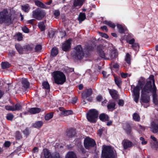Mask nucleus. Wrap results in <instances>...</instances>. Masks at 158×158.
<instances>
[{"label": "nucleus", "instance_id": "obj_1", "mask_svg": "<svg viewBox=\"0 0 158 158\" xmlns=\"http://www.w3.org/2000/svg\"><path fill=\"white\" fill-rule=\"evenodd\" d=\"M13 19L12 14L7 9H4L0 11V24L3 23L9 25L12 23Z\"/></svg>", "mask_w": 158, "mask_h": 158}, {"label": "nucleus", "instance_id": "obj_2", "mask_svg": "<svg viewBox=\"0 0 158 158\" xmlns=\"http://www.w3.org/2000/svg\"><path fill=\"white\" fill-rule=\"evenodd\" d=\"M102 158H117L116 151L110 146L103 145L102 147Z\"/></svg>", "mask_w": 158, "mask_h": 158}, {"label": "nucleus", "instance_id": "obj_3", "mask_svg": "<svg viewBox=\"0 0 158 158\" xmlns=\"http://www.w3.org/2000/svg\"><path fill=\"white\" fill-rule=\"evenodd\" d=\"M149 81L146 82L142 89L141 93L146 94L152 93L153 92L154 85H155L154 76L152 75H151L149 77Z\"/></svg>", "mask_w": 158, "mask_h": 158}, {"label": "nucleus", "instance_id": "obj_4", "mask_svg": "<svg viewBox=\"0 0 158 158\" xmlns=\"http://www.w3.org/2000/svg\"><path fill=\"white\" fill-rule=\"evenodd\" d=\"M53 76L55 83L57 84H62L65 81V76L62 72L59 71L54 72Z\"/></svg>", "mask_w": 158, "mask_h": 158}, {"label": "nucleus", "instance_id": "obj_5", "mask_svg": "<svg viewBox=\"0 0 158 158\" xmlns=\"http://www.w3.org/2000/svg\"><path fill=\"white\" fill-rule=\"evenodd\" d=\"M98 117V111L95 109L90 110L87 114V118L91 123H95Z\"/></svg>", "mask_w": 158, "mask_h": 158}, {"label": "nucleus", "instance_id": "obj_6", "mask_svg": "<svg viewBox=\"0 0 158 158\" xmlns=\"http://www.w3.org/2000/svg\"><path fill=\"white\" fill-rule=\"evenodd\" d=\"M45 11L40 8H38L32 11V16L37 20L42 19L45 16Z\"/></svg>", "mask_w": 158, "mask_h": 158}, {"label": "nucleus", "instance_id": "obj_7", "mask_svg": "<svg viewBox=\"0 0 158 158\" xmlns=\"http://www.w3.org/2000/svg\"><path fill=\"white\" fill-rule=\"evenodd\" d=\"M85 148L87 149H89L94 147L96 143L95 141L93 139L89 137H86L84 142Z\"/></svg>", "mask_w": 158, "mask_h": 158}, {"label": "nucleus", "instance_id": "obj_8", "mask_svg": "<svg viewBox=\"0 0 158 158\" xmlns=\"http://www.w3.org/2000/svg\"><path fill=\"white\" fill-rule=\"evenodd\" d=\"M84 53L82 48L80 45L77 46L75 48V52L74 54L76 58L80 59L84 56Z\"/></svg>", "mask_w": 158, "mask_h": 158}, {"label": "nucleus", "instance_id": "obj_9", "mask_svg": "<svg viewBox=\"0 0 158 158\" xmlns=\"http://www.w3.org/2000/svg\"><path fill=\"white\" fill-rule=\"evenodd\" d=\"M139 89L138 87H135L133 90V97L134 101L137 103L139 98Z\"/></svg>", "mask_w": 158, "mask_h": 158}, {"label": "nucleus", "instance_id": "obj_10", "mask_svg": "<svg viewBox=\"0 0 158 158\" xmlns=\"http://www.w3.org/2000/svg\"><path fill=\"white\" fill-rule=\"evenodd\" d=\"M104 47L103 45H98L97 47V51L99 55L101 57L105 59L106 54L104 52Z\"/></svg>", "mask_w": 158, "mask_h": 158}, {"label": "nucleus", "instance_id": "obj_11", "mask_svg": "<svg viewBox=\"0 0 158 158\" xmlns=\"http://www.w3.org/2000/svg\"><path fill=\"white\" fill-rule=\"evenodd\" d=\"M70 41V39H69L62 44V48L63 51H67L70 49L71 44Z\"/></svg>", "mask_w": 158, "mask_h": 158}, {"label": "nucleus", "instance_id": "obj_12", "mask_svg": "<svg viewBox=\"0 0 158 158\" xmlns=\"http://www.w3.org/2000/svg\"><path fill=\"white\" fill-rule=\"evenodd\" d=\"M92 94V91L91 89H86L84 90L82 94V96L83 99L86 98L91 96Z\"/></svg>", "mask_w": 158, "mask_h": 158}, {"label": "nucleus", "instance_id": "obj_13", "mask_svg": "<svg viewBox=\"0 0 158 158\" xmlns=\"http://www.w3.org/2000/svg\"><path fill=\"white\" fill-rule=\"evenodd\" d=\"M146 94L141 93V101L143 102L147 103L149 101L150 97Z\"/></svg>", "mask_w": 158, "mask_h": 158}, {"label": "nucleus", "instance_id": "obj_14", "mask_svg": "<svg viewBox=\"0 0 158 158\" xmlns=\"http://www.w3.org/2000/svg\"><path fill=\"white\" fill-rule=\"evenodd\" d=\"M124 149H126L127 148L131 147L132 146V143L130 141L127 140H124L122 143Z\"/></svg>", "mask_w": 158, "mask_h": 158}, {"label": "nucleus", "instance_id": "obj_15", "mask_svg": "<svg viewBox=\"0 0 158 158\" xmlns=\"http://www.w3.org/2000/svg\"><path fill=\"white\" fill-rule=\"evenodd\" d=\"M75 130L74 129H70L66 132V136L69 138L74 137L76 135Z\"/></svg>", "mask_w": 158, "mask_h": 158}, {"label": "nucleus", "instance_id": "obj_16", "mask_svg": "<svg viewBox=\"0 0 158 158\" xmlns=\"http://www.w3.org/2000/svg\"><path fill=\"white\" fill-rule=\"evenodd\" d=\"M21 83L22 86L25 88L27 89L29 87L30 83L26 78H22L21 80Z\"/></svg>", "mask_w": 158, "mask_h": 158}, {"label": "nucleus", "instance_id": "obj_17", "mask_svg": "<svg viewBox=\"0 0 158 158\" xmlns=\"http://www.w3.org/2000/svg\"><path fill=\"white\" fill-rule=\"evenodd\" d=\"M59 110L61 112V114H63L64 116H67L72 114V112L70 110H65L64 109L63 107H60L59 108Z\"/></svg>", "mask_w": 158, "mask_h": 158}, {"label": "nucleus", "instance_id": "obj_18", "mask_svg": "<svg viewBox=\"0 0 158 158\" xmlns=\"http://www.w3.org/2000/svg\"><path fill=\"white\" fill-rule=\"evenodd\" d=\"M145 83L144 78L141 77L138 81L137 85L135 87H138L140 90L143 86Z\"/></svg>", "mask_w": 158, "mask_h": 158}, {"label": "nucleus", "instance_id": "obj_19", "mask_svg": "<svg viewBox=\"0 0 158 158\" xmlns=\"http://www.w3.org/2000/svg\"><path fill=\"white\" fill-rule=\"evenodd\" d=\"M156 122L153 121L151 123V128L152 131L154 133H156L158 132V124H156Z\"/></svg>", "mask_w": 158, "mask_h": 158}, {"label": "nucleus", "instance_id": "obj_20", "mask_svg": "<svg viewBox=\"0 0 158 158\" xmlns=\"http://www.w3.org/2000/svg\"><path fill=\"white\" fill-rule=\"evenodd\" d=\"M73 6L74 7L79 6L80 7L81 6L85 0H73Z\"/></svg>", "mask_w": 158, "mask_h": 158}, {"label": "nucleus", "instance_id": "obj_21", "mask_svg": "<svg viewBox=\"0 0 158 158\" xmlns=\"http://www.w3.org/2000/svg\"><path fill=\"white\" fill-rule=\"evenodd\" d=\"M41 111V109L39 108H30L28 112L31 114H34L39 113Z\"/></svg>", "mask_w": 158, "mask_h": 158}, {"label": "nucleus", "instance_id": "obj_22", "mask_svg": "<svg viewBox=\"0 0 158 158\" xmlns=\"http://www.w3.org/2000/svg\"><path fill=\"white\" fill-rule=\"evenodd\" d=\"M110 56H108L106 58L111 60L116 58L118 56V53L116 50H112L110 53Z\"/></svg>", "mask_w": 158, "mask_h": 158}, {"label": "nucleus", "instance_id": "obj_23", "mask_svg": "<svg viewBox=\"0 0 158 158\" xmlns=\"http://www.w3.org/2000/svg\"><path fill=\"white\" fill-rule=\"evenodd\" d=\"M66 158H77L76 154L73 152H69L66 156Z\"/></svg>", "mask_w": 158, "mask_h": 158}, {"label": "nucleus", "instance_id": "obj_24", "mask_svg": "<svg viewBox=\"0 0 158 158\" xmlns=\"http://www.w3.org/2000/svg\"><path fill=\"white\" fill-rule=\"evenodd\" d=\"M45 158H52L51 153L47 149L44 150L43 152Z\"/></svg>", "mask_w": 158, "mask_h": 158}, {"label": "nucleus", "instance_id": "obj_25", "mask_svg": "<svg viewBox=\"0 0 158 158\" xmlns=\"http://www.w3.org/2000/svg\"><path fill=\"white\" fill-rule=\"evenodd\" d=\"M110 93L112 98L114 99H117L118 98V92L115 90H112L110 91Z\"/></svg>", "mask_w": 158, "mask_h": 158}, {"label": "nucleus", "instance_id": "obj_26", "mask_svg": "<svg viewBox=\"0 0 158 158\" xmlns=\"http://www.w3.org/2000/svg\"><path fill=\"white\" fill-rule=\"evenodd\" d=\"M35 3L37 6L46 9L48 8V7L40 1H35Z\"/></svg>", "mask_w": 158, "mask_h": 158}, {"label": "nucleus", "instance_id": "obj_27", "mask_svg": "<svg viewBox=\"0 0 158 158\" xmlns=\"http://www.w3.org/2000/svg\"><path fill=\"white\" fill-rule=\"evenodd\" d=\"M99 118L101 120L103 121H107L108 120V115L104 114H101L99 116Z\"/></svg>", "mask_w": 158, "mask_h": 158}, {"label": "nucleus", "instance_id": "obj_28", "mask_svg": "<svg viewBox=\"0 0 158 158\" xmlns=\"http://www.w3.org/2000/svg\"><path fill=\"white\" fill-rule=\"evenodd\" d=\"M43 124V123L41 121H38L35 122L33 124V126L35 128H38L40 127Z\"/></svg>", "mask_w": 158, "mask_h": 158}, {"label": "nucleus", "instance_id": "obj_29", "mask_svg": "<svg viewBox=\"0 0 158 158\" xmlns=\"http://www.w3.org/2000/svg\"><path fill=\"white\" fill-rule=\"evenodd\" d=\"M15 47L19 54H22L23 53V48L19 44H16Z\"/></svg>", "mask_w": 158, "mask_h": 158}, {"label": "nucleus", "instance_id": "obj_30", "mask_svg": "<svg viewBox=\"0 0 158 158\" xmlns=\"http://www.w3.org/2000/svg\"><path fill=\"white\" fill-rule=\"evenodd\" d=\"M115 104L114 102L110 103L107 106L108 109L110 111H113L115 109Z\"/></svg>", "mask_w": 158, "mask_h": 158}, {"label": "nucleus", "instance_id": "obj_31", "mask_svg": "<svg viewBox=\"0 0 158 158\" xmlns=\"http://www.w3.org/2000/svg\"><path fill=\"white\" fill-rule=\"evenodd\" d=\"M86 18V16L85 13H80L78 18V20L80 22H82Z\"/></svg>", "mask_w": 158, "mask_h": 158}, {"label": "nucleus", "instance_id": "obj_32", "mask_svg": "<svg viewBox=\"0 0 158 158\" xmlns=\"http://www.w3.org/2000/svg\"><path fill=\"white\" fill-rule=\"evenodd\" d=\"M103 23L108 25L112 28H114L115 27V25L110 21H103Z\"/></svg>", "mask_w": 158, "mask_h": 158}, {"label": "nucleus", "instance_id": "obj_33", "mask_svg": "<svg viewBox=\"0 0 158 158\" xmlns=\"http://www.w3.org/2000/svg\"><path fill=\"white\" fill-rule=\"evenodd\" d=\"M22 106L19 103H16L14 106V111L20 110L22 109Z\"/></svg>", "mask_w": 158, "mask_h": 158}, {"label": "nucleus", "instance_id": "obj_34", "mask_svg": "<svg viewBox=\"0 0 158 158\" xmlns=\"http://www.w3.org/2000/svg\"><path fill=\"white\" fill-rule=\"evenodd\" d=\"M1 66L3 69H6L10 67V64L7 62H2L1 64Z\"/></svg>", "mask_w": 158, "mask_h": 158}, {"label": "nucleus", "instance_id": "obj_35", "mask_svg": "<svg viewBox=\"0 0 158 158\" xmlns=\"http://www.w3.org/2000/svg\"><path fill=\"white\" fill-rule=\"evenodd\" d=\"M114 81L116 84L118 86H120L121 82V79L120 77H115L114 78Z\"/></svg>", "mask_w": 158, "mask_h": 158}, {"label": "nucleus", "instance_id": "obj_36", "mask_svg": "<svg viewBox=\"0 0 158 158\" xmlns=\"http://www.w3.org/2000/svg\"><path fill=\"white\" fill-rule=\"evenodd\" d=\"M38 27L42 31H44L45 30V26L43 22H41L38 24Z\"/></svg>", "mask_w": 158, "mask_h": 158}, {"label": "nucleus", "instance_id": "obj_37", "mask_svg": "<svg viewBox=\"0 0 158 158\" xmlns=\"http://www.w3.org/2000/svg\"><path fill=\"white\" fill-rule=\"evenodd\" d=\"M133 118L134 120L136 121H139L140 119V117L139 115L136 113H135L133 114Z\"/></svg>", "mask_w": 158, "mask_h": 158}, {"label": "nucleus", "instance_id": "obj_38", "mask_svg": "<svg viewBox=\"0 0 158 158\" xmlns=\"http://www.w3.org/2000/svg\"><path fill=\"white\" fill-rule=\"evenodd\" d=\"M22 10L25 12H27L29 11L30 8L28 4H26L22 6Z\"/></svg>", "mask_w": 158, "mask_h": 158}, {"label": "nucleus", "instance_id": "obj_39", "mask_svg": "<svg viewBox=\"0 0 158 158\" xmlns=\"http://www.w3.org/2000/svg\"><path fill=\"white\" fill-rule=\"evenodd\" d=\"M51 53L53 56H55L58 53V50L56 48H54L52 49Z\"/></svg>", "mask_w": 158, "mask_h": 158}, {"label": "nucleus", "instance_id": "obj_40", "mask_svg": "<svg viewBox=\"0 0 158 158\" xmlns=\"http://www.w3.org/2000/svg\"><path fill=\"white\" fill-rule=\"evenodd\" d=\"M53 113L51 112L47 114L45 116V119L46 120H48L53 116Z\"/></svg>", "mask_w": 158, "mask_h": 158}, {"label": "nucleus", "instance_id": "obj_41", "mask_svg": "<svg viewBox=\"0 0 158 158\" xmlns=\"http://www.w3.org/2000/svg\"><path fill=\"white\" fill-rule=\"evenodd\" d=\"M156 89L155 85H154V87L153 89V92H152L153 94V99L157 98V95L156 94Z\"/></svg>", "mask_w": 158, "mask_h": 158}, {"label": "nucleus", "instance_id": "obj_42", "mask_svg": "<svg viewBox=\"0 0 158 158\" xmlns=\"http://www.w3.org/2000/svg\"><path fill=\"white\" fill-rule=\"evenodd\" d=\"M118 29V31L121 33H123L124 32V29L123 27L120 24H118L117 25Z\"/></svg>", "mask_w": 158, "mask_h": 158}, {"label": "nucleus", "instance_id": "obj_43", "mask_svg": "<svg viewBox=\"0 0 158 158\" xmlns=\"http://www.w3.org/2000/svg\"><path fill=\"white\" fill-rule=\"evenodd\" d=\"M43 86L45 89H50V85L47 82L44 81L42 84Z\"/></svg>", "mask_w": 158, "mask_h": 158}, {"label": "nucleus", "instance_id": "obj_44", "mask_svg": "<svg viewBox=\"0 0 158 158\" xmlns=\"http://www.w3.org/2000/svg\"><path fill=\"white\" fill-rule=\"evenodd\" d=\"M125 60L128 64H130L131 56L128 53L127 54L125 58Z\"/></svg>", "mask_w": 158, "mask_h": 158}, {"label": "nucleus", "instance_id": "obj_45", "mask_svg": "<svg viewBox=\"0 0 158 158\" xmlns=\"http://www.w3.org/2000/svg\"><path fill=\"white\" fill-rule=\"evenodd\" d=\"M152 147L155 148H158V140L154 141L151 143Z\"/></svg>", "mask_w": 158, "mask_h": 158}, {"label": "nucleus", "instance_id": "obj_46", "mask_svg": "<svg viewBox=\"0 0 158 158\" xmlns=\"http://www.w3.org/2000/svg\"><path fill=\"white\" fill-rule=\"evenodd\" d=\"M13 115L10 113L7 114L6 115V118L8 120L11 121L13 118Z\"/></svg>", "mask_w": 158, "mask_h": 158}, {"label": "nucleus", "instance_id": "obj_47", "mask_svg": "<svg viewBox=\"0 0 158 158\" xmlns=\"http://www.w3.org/2000/svg\"><path fill=\"white\" fill-rule=\"evenodd\" d=\"M5 108L7 110L14 111V106H6Z\"/></svg>", "mask_w": 158, "mask_h": 158}, {"label": "nucleus", "instance_id": "obj_48", "mask_svg": "<svg viewBox=\"0 0 158 158\" xmlns=\"http://www.w3.org/2000/svg\"><path fill=\"white\" fill-rule=\"evenodd\" d=\"M35 51L36 52H40L42 49V46L40 44L37 45L35 47Z\"/></svg>", "mask_w": 158, "mask_h": 158}, {"label": "nucleus", "instance_id": "obj_49", "mask_svg": "<svg viewBox=\"0 0 158 158\" xmlns=\"http://www.w3.org/2000/svg\"><path fill=\"white\" fill-rule=\"evenodd\" d=\"M131 46L135 50H136L137 49L138 50L139 48V45L135 43L133 44Z\"/></svg>", "mask_w": 158, "mask_h": 158}, {"label": "nucleus", "instance_id": "obj_50", "mask_svg": "<svg viewBox=\"0 0 158 158\" xmlns=\"http://www.w3.org/2000/svg\"><path fill=\"white\" fill-rule=\"evenodd\" d=\"M22 30L24 32L26 33H28L29 32V29L26 26L22 27Z\"/></svg>", "mask_w": 158, "mask_h": 158}, {"label": "nucleus", "instance_id": "obj_51", "mask_svg": "<svg viewBox=\"0 0 158 158\" xmlns=\"http://www.w3.org/2000/svg\"><path fill=\"white\" fill-rule=\"evenodd\" d=\"M55 32L56 31H52L48 33V35L50 38H53L55 34Z\"/></svg>", "mask_w": 158, "mask_h": 158}, {"label": "nucleus", "instance_id": "obj_52", "mask_svg": "<svg viewBox=\"0 0 158 158\" xmlns=\"http://www.w3.org/2000/svg\"><path fill=\"white\" fill-rule=\"evenodd\" d=\"M127 128L126 129V132L127 134H129L131 132V129L130 127V126L128 125H127Z\"/></svg>", "mask_w": 158, "mask_h": 158}, {"label": "nucleus", "instance_id": "obj_53", "mask_svg": "<svg viewBox=\"0 0 158 158\" xmlns=\"http://www.w3.org/2000/svg\"><path fill=\"white\" fill-rule=\"evenodd\" d=\"M140 140L142 141L141 144H146L147 143V141H145L144 138L143 137H140Z\"/></svg>", "mask_w": 158, "mask_h": 158}, {"label": "nucleus", "instance_id": "obj_54", "mask_svg": "<svg viewBox=\"0 0 158 158\" xmlns=\"http://www.w3.org/2000/svg\"><path fill=\"white\" fill-rule=\"evenodd\" d=\"M54 14L56 17H57L60 15V12L59 10H56L54 11Z\"/></svg>", "mask_w": 158, "mask_h": 158}, {"label": "nucleus", "instance_id": "obj_55", "mask_svg": "<svg viewBox=\"0 0 158 158\" xmlns=\"http://www.w3.org/2000/svg\"><path fill=\"white\" fill-rule=\"evenodd\" d=\"M18 40L20 41L22 40L23 38L22 35L21 34L19 33L17 34Z\"/></svg>", "mask_w": 158, "mask_h": 158}, {"label": "nucleus", "instance_id": "obj_56", "mask_svg": "<svg viewBox=\"0 0 158 158\" xmlns=\"http://www.w3.org/2000/svg\"><path fill=\"white\" fill-rule=\"evenodd\" d=\"M15 51L13 50H11L9 52L8 55L9 56L12 57L15 55Z\"/></svg>", "mask_w": 158, "mask_h": 158}, {"label": "nucleus", "instance_id": "obj_57", "mask_svg": "<svg viewBox=\"0 0 158 158\" xmlns=\"http://www.w3.org/2000/svg\"><path fill=\"white\" fill-rule=\"evenodd\" d=\"M124 103V101L122 100H119L118 102V104L121 106H123Z\"/></svg>", "mask_w": 158, "mask_h": 158}, {"label": "nucleus", "instance_id": "obj_58", "mask_svg": "<svg viewBox=\"0 0 158 158\" xmlns=\"http://www.w3.org/2000/svg\"><path fill=\"white\" fill-rule=\"evenodd\" d=\"M54 158H62L59 155V154L58 153H55L54 157Z\"/></svg>", "mask_w": 158, "mask_h": 158}, {"label": "nucleus", "instance_id": "obj_59", "mask_svg": "<svg viewBox=\"0 0 158 158\" xmlns=\"http://www.w3.org/2000/svg\"><path fill=\"white\" fill-rule=\"evenodd\" d=\"M33 45H27L26 47V48L27 50H31L33 48Z\"/></svg>", "mask_w": 158, "mask_h": 158}, {"label": "nucleus", "instance_id": "obj_60", "mask_svg": "<svg viewBox=\"0 0 158 158\" xmlns=\"http://www.w3.org/2000/svg\"><path fill=\"white\" fill-rule=\"evenodd\" d=\"M127 73H121V76L122 77L124 78H125L127 77Z\"/></svg>", "mask_w": 158, "mask_h": 158}, {"label": "nucleus", "instance_id": "obj_61", "mask_svg": "<svg viewBox=\"0 0 158 158\" xmlns=\"http://www.w3.org/2000/svg\"><path fill=\"white\" fill-rule=\"evenodd\" d=\"M10 145V143L9 142L7 141L5 143L4 145L6 147H9Z\"/></svg>", "mask_w": 158, "mask_h": 158}, {"label": "nucleus", "instance_id": "obj_62", "mask_svg": "<svg viewBox=\"0 0 158 158\" xmlns=\"http://www.w3.org/2000/svg\"><path fill=\"white\" fill-rule=\"evenodd\" d=\"M101 36L106 38H107L108 37V35L106 33H101Z\"/></svg>", "mask_w": 158, "mask_h": 158}, {"label": "nucleus", "instance_id": "obj_63", "mask_svg": "<svg viewBox=\"0 0 158 158\" xmlns=\"http://www.w3.org/2000/svg\"><path fill=\"white\" fill-rule=\"evenodd\" d=\"M102 74H103L104 77L106 78L108 77V75L107 74V73L106 72L103 71L102 72Z\"/></svg>", "mask_w": 158, "mask_h": 158}, {"label": "nucleus", "instance_id": "obj_64", "mask_svg": "<svg viewBox=\"0 0 158 158\" xmlns=\"http://www.w3.org/2000/svg\"><path fill=\"white\" fill-rule=\"evenodd\" d=\"M102 96L99 95L96 98L97 100L98 101H100L102 99Z\"/></svg>", "mask_w": 158, "mask_h": 158}]
</instances>
